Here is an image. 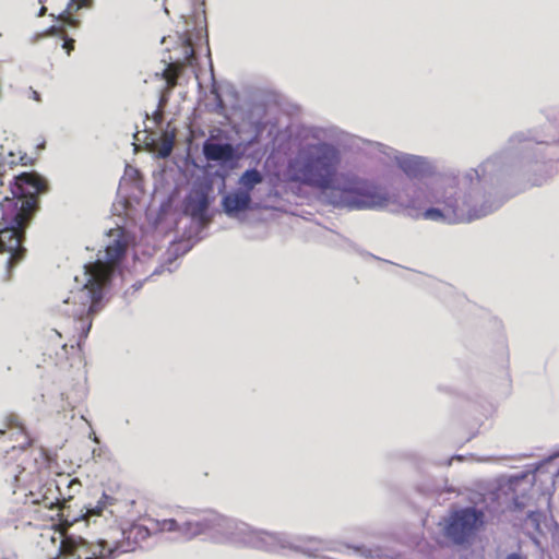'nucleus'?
Returning a JSON list of instances; mask_svg holds the SVG:
<instances>
[{
  "instance_id": "nucleus-2",
  "label": "nucleus",
  "mask_w": 559,
  "mask_h": 559,
  "mask_svg": "<svg viewBox=\"0 0 559 559\" xmlns=\"http://www.w3.org/2000/svg\"><path fill=\"white\" fill-rule=\"evenodd\" d=\"M126 252L127 242L123 239H115L106 247L104 261L96 260L84 265L81 277L75 276V282L81 286L71 290L70 296L63 300L60 311L74 319L76 334L73 335V338H75L80 350L91 331L92 317L100 309L104 289L110 283L111 276Z\"/></svg>"
},
{
  "instance_id": "nucleus-3",
  "label": "nucleus",
  "mask_w": 559,
  "mask_h": 559,
  "mask_svg": "<svg viewBox=\"0 0 559 559\" xmlns=\"http://www.w3.org/2000/svg\"><path fill=\"white\" fill-rule=\"evenodd\" d=\"M48 191L45 178L35 171L22 173L10 186L11 197L1 203L0 253H8V269L14 267L25 257L23 247L25 229L39 209V195Z\"/></svg>"
},
{
  "instance_id": "nucleus-9",
  "label": "nucleus",
  "mask_w": 559,
  "mask_h": 559,
  "mask_svg": "<svg viewBox=\"0 0 559 559\" xmlns=\"http://www.w3.org/2000/svg\"><path fill=\"white\" fill-rule=\"evenodd\" d=\"M343 199L349 209L381 207L388 201L378 187L367 182H358L354 189L344 190Z\"/></svg>"
},
{
  "instance_id": "nucleus-24",
  "label": "nucleus",
  "mask_w": 559,
  "mask_h": 559,
  "mask_svg": "<svg viewBox=\"0 0 559 559\" xmlns=\"http://www.w3.org/2000/svg\"><path fill=\"white\" fill-rule=\"evenodd\" d=\"M47 12V8L43 4L39 12H38V16H44Z\"/></svg>"
},
{
  "instance_id": "nucleus-15",
  "label": "nucleus",
  "mask_w": 559,
  "mask_h": 559,
  "mask_svg": "<svg viewBox=\"0 0 559 559\" xmlns=\"http://www.w3.org/2000/svg\"><path fill=\"white\" fill-rule=\"evenodd\" d=\"M399 166L409 178L423 177L427 170L426 162L417 156L401 158L399 160Z\"/></svg>"
},
{
  "instance_id": "nucleus-11",
  "label": "nucleus",
  "mask_w": 559,
  "mask_h": 559,
  "mask_svg": "<svg viewBox=\"0 0 559 559\" xmlns=\"http://www.w3.org/2000/svg\"><path fill=\"white\" fill-rule=\"evenodd\" d=\"M185 61L170 62L163 72V78L166 81L167 91L174 90L178 84V79L187 64H190L194 58V49L190 38L183 41Z\"/></svg>"
},
{
  "instance_id": "nucleus-12",
  "label": "nucleus",
  "mask_w": 559,
  "mask_h": 559,
  "mask_svg": "<svg viewBox=\"0 0 559 559\" xmlns=\"http://www.w3.org/2000/svg\"><path fill=\"white\" fill-rule=\"evenodd\" d=\"M210 205L207 190L204 188L193 189L186 199L185 211L192 218L205 222L206 212Z\"/></svg>"
},
{
  "instance_id": "nucleus-14",
  "label": "nucleus",
  "mask_w": 559,
  "mask_h": 559,
  "mask_svg": "<svg viewBox=\"0 0 559 559\" xmlns=\"http://www.w3.org/2000/svg\"><path fill=\"white\" fill-rule=\"evenodd\" d=\"M250 204L251 195L247 191L240 190L227 193L222 200L223 209L229 216L249 210Z\"/></svg>"
},
{
  "instance_id": "nucleus-20",
  "label": "nucleus",
  "mask_w": 559,
  "mask_h": 559,
  "mask_svg": "<svg viewBox=\"0 0 559 559\" xmlns=\"http://www.w3.org/2000/svg\"><path fill=\"white\" fill-rule=\"evenodd\" d=\"M74 39L72 38H66L63 41L62 47L67 50V53L70 55L71 51L74 49Z\"/></svg>"
},
{
  "instance_id": "nucleus-21",
  "label": "nucleus",
  "mask_w": 559,
  "mask_h": 559,
  "mask_svg": "<svg viewBox=\"0 0 559 559\" xmlns=\"http://www.w3.org/2000/svg\"><path fill=\"white\" fill-rule=\"evenodd\" d=\"M154 120H155V122L157 124H159L162 122V120H163V112H162V110H156L154 112Z\"/></svg>"
},
{
  "instance_id": "nucleus-16",
  "label": "nucleus",
  "mask_w": 559,
  "mask_h": 559,
  "mask_svg": "<svg viewBox=\"0 0 559 559\" xmlns=\"http://www.w3.org/2000/svg\"><path fill=\"white\" fill-rule=\"evenodd\" d=\"M92 2L93 0H70L66 10L60 13L58 20L68 26L78 27L80 25V21L74 17V13L80 9L90 8Z\"/></svg>"
},
{
  "instance_id": "nucleus-13",
  "label": "nucleus",
  "mask_w": 559,
  "mask_h": 559,
  "mask_svg": "<svg viewBox=\"0 0 559 559\" xmlns=\"http://www.w3.org/2000/svg\"><path fill=\"white\" fill-rule=\"evenodd\" d=\"M203 154L207 160L213 162H230L236 157V151L231 144L212 141L204 142Z\"/></svg>"
},
{
  "instance_id": "nucleus-23",
  "label": "nucleus",
  "mask_w": 559,
  "mask_h": 559,
  "mask_svg": "<svg viewBox=\"0 0 559 559\" xmlns=\"http://www.w3.org/2000/svg\"><path fill=\"white\" fill-rule=\"evenodd\" d=\"M506 559H523V558L521 555L513 552V554L508 555Z\"/></svg>"
},
{
  "instance_id": "nucleus-6",
  "label": "nucleus",
  "mask_w": 559,
  "mask_h": 559,
  "mask_svg": "<svg viewBox=\"0 0 559 559\" xmlns=\"http://www.w3.org/2000/svg\"><path fill=\"white\" fill-rule=\"evenodd\" d=\"M40 533L39 545L43 549L51 548L55 559H112L114 551L107 543L108 536L98 538L96 543H88L82 537L66 536L58 526L46 525Z\"/></svg>"
},
{
  "instance_id": "nucleus-1",
  "label": "nucleus",
  "mask_w": 559,
  "mask_h": 559,
  "mask_svg": "<svg viewBox=\"0 0 559 559\" xmlns=\"http://www.w3.org/2000/svg\"><path fill=\"white\" fill-rule=\"evenodd\" d=\"M115 499L103 495L100 500L81 516L87 524L108 528L107 536L114 555L133 551L140 542L145 540L151 533H175L179 538L190 540L219 525L222 518L214 512H195L176 509L173 516L165 519H148L147 525L133 524L128 530L119 525L118 515L111 507Z\"/></svg>"
},
{
  "instance_id": "nucleus-18",
  "label": "nucleus",
  "mask_w": 559,
  "mask_h": 559,
  "mask_svg": "<svg viewBox=\"0 0 559 559\" xmlns=\"http://www.w3.org/2000/svg\"><path fill=\"white\" fill-rule=\"evenodd\" d=\"M263 181L262 174L255 169H248L246 170L239 178V189L240 191H247L248 194L251 195V191L254 189L255 186L260 185Z\"/></svg>"
},
{
  "instance_id": "nucleus-8",
  "label": "nucleus",
  "mask_w": 559,
  "mask_h": 559,
  "mask_svg": "<svg viewBox=\"0 0 559 559\" xmlns=\"http://www.w3.org/2000/svg\"><path fill=\"white\" fill-rule=\"evenodd\" d=\"M485 514L475 508H464L453 512L445 533L455 544H464L484 525Z\"/></svg>"
},
{
  "instance_id": "nucleus-10",
  "label": "nucleus",
  "mask_w": 559,
  "mask_h": 559,
  "mask_svg": "<svg viewBox=\"0 0 559 559\" xmlns=\"http://www.w3.org/2000/svg\"><path fill=\"white\" fill-rule=\"evenodd\" d=\"M7 431L10 432L11 440L22 439L19 445H13L11 449V457H15L20 463L15 467L8 465V468H10V474H12L14 479L17 481L20 475L26 469V467L22 466V464L25 462L27 456L25 447L29 445L31 440L26 435L22 424H20L17 418L13 415L7 418L5 428H0V436L5 435Z\"/></svg>"
},
{
  "instance_id": "nucleus-19",
  "label": "nucleus",
  "mask_w": 559,
  "mask_h": 559,
  "mask_svg": "<svg viewBox=\"0 0 559 559\" xmlns=\"http://www.w3.org/2000/svg\"><path fill=\"white\" fill-rule=\"evenodd\" d=\"M174 141L173 138H164L159 147L158 154L162 157H168L173 151Z\"/></svg>"
},
{
  "instance_id": "nucleus-25",
  "label": "nucleus",
  "mask_w": 559,
  "mask_h": 559,
  "mask_svg": "<svg viewBox=\"0 0 559 559\" xmlns=\"http://www.w3.org/2000/svg\"><path fill=\"white\" fill-rule=\"evenodd\" d=\"M50 33H52V34L63 33V29H61V28H57V27L52 26V27L50 28Z\"/></svg>"
},
{
  "instance_id": "nucleus-7",
  "label": "nucleus",
  "mask_w": 559,
  "mask_h": 559,
  "mask_svg": "<svg viewBox=\"0 0 559 559\" xmlns=\"http://www.w3.org/2000/svg\"><path fill=\"white\" fill-rule=\"evenodd\" d=\"M429 202H436L439 207L427 209L423 214V218L429 221L445 222L449 224H456L463 222H471L481 216L475 209H473L468 200L454 197V192L444 190H435L431 198H427Z\"/></svg>"
},
{
  "instance_id": "nucleus-5",
  "label": "nucleus",
  "mask_w": 559,
  "mask_h": 559,
  "mask_svg": "<svg viewBox=\"0 0 559 559\" xmlns=\"http://www.w3.org/2000/svg\"><path fill=\"white\" fill-rule=\"evenodd\" d=\"M341 163L340 152L328 143L309 145L289 162L293 180L325 190L334 182Z\"/></svg>"
},
{
  "instance_id": "nucleus-26",
  "label": "nucleus",
  "mask_w": 559,
  "mask_h": 559,
  "mask_svg": "<svg viewBox=\"0 0 559 559\" xmlns=\"http://www.w3.org/2000/svg\"><path fill=\"white\" fill-rule=\"evenodd\" d=\"M47 0H38L39 3L44 4Z\"/></svg>"
},
{
  "instance_id": "nucleus-17",
  "label": "nucleus",
  "mask_w": 559,
  "mask_h": 559,
  "mask_svg": "<svg viewBox=\"0 0 559 559\" xmlns=\"http://www.w3.org/2000/svg\"><path fill=\"white\" fill-rule=\"evenodd\" d=\"M275 543L276 536L266 532L251 531L247 539L249 546L263 550H270Z\"/></svg>"
},
{
  "instance_id": "nucleus-4",
  "label": "nucleus",
  "mask_w": 559,
  "mask_h": 559,
  "mask_svg": "<svg viewBox=\"0 0 559 559\" xmlns=\"http://www.w3.org/2000/svg\"><path fill=\"white\" fill-rule=\"evenodd\" d=\"M82 485L78 478L70 475H58V479H49L36 490L26 496L25 504L33 512V519L43 522V525L70 526L79 518H70L69 506L66 503L73 499Z\"/></svg>"
},
{
  "instance_id": "nucleus-22",
  "label": "nucleus",
  "mask_w": 559,
  "mask_h": 559,
  "mask_svg": "<svg viewBox=\"0 0 559 559\" xmlns=\"http://www.w3.org/2000/svg\"><path fill=\"white\" fill-rule=\"evenodd\" d=\"M31 96L34 100L36 102H40V95L37 91L31 88Z\"/></svg>"
}]
</instances>
